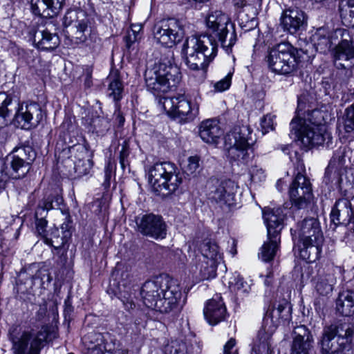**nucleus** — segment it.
<instances>
[{
	"mask_svg": "<svg viewBox=\"0 0 354 354\" xmlns=\"http://www.w3.org/2000/svg\"><path fill=\"white\" fill-rule=\"evenodd\" d=\"M147 88L154 95L160 96L158 106L179 122L192 121L198 114L197 104H192L185 94H178L171 97H161L176 87L180 82V69L170 61L161 59L148 68L145 73Z\"/></svg>",
	"mask_w": 354,
	"mask_h": 354,
	"instance_id": "1",
	"label": "nucleus"
},
{
	"mask_svg": "<svg viewBox=\"0 0 354 354\" xmlns=\"http://www.w3.org/2000/svg\"><path fill=\"white\" fill-rule=\"evenodd\" d=\"M176 279L160 274L147 281L140 289L144 304L162 313L180 312L185 304L182 290Z\"/></svg>",
	"mask_w": 354,
	"mask_h": 354,
	"instance_id": "2",
	"label": "nucleus"
},
{
	"mask_svg": "<svg viewBox=\"0 0 354 354\" xmlns=\"http://www.w3.org/2000/svg\"><path fill=\"white\" fill-rule=\"evenodd\" d=\"M319 114V111L313 110L304 118H293L290 124L291 134L304 148L319 145L328 147L332 144L333 137L327 127L319 121H313Z\"/></svg>",
	"mask_w": 354,
	"mask_h": 354,
	"instance_id": "3",
	"label": "nucleus"
},
{
	"mask_svg": "<svg viewBox=\"0 0 354 354\" xmlns=\"http://www.w3.org/2000/svg\"><path fill=\"white\" fill-rule=\"evenodd\" d=\"M218 45L212 35H203L188 37L183 44L182 52L185 55L188 68L200 72L203 81L206 69L217 53Z\"/></svg>",
	"mask_w": 354,
	"mask_h": 354,
	"instance_id": "4",
	"label": "nucleus"
},
{
	"mask_svg": "<svg viewBox=\"0 0 354 354\" xmlns=\"http://www.w3.org/2000/svg\"><path fill=\"white\" fill-rule=\"evenodd\" d=\"M354 330L341 321L324 326L317 345L320 354H354Z\"/></svg>",
	"mask_w": 354,
	"mask_h": 354,
	"instance_id": "5",
	"label": "nucleus"
},
{
	"mask_svg": "<svg viewBox=\"0 0 354 354\" xmlns=\"http://www.w3.org/2000/svg\"><path fill=\"white\" fill-rule=\"evenodd\" d=\"M149 185L158 195L174 192L182 183L177 167L170 162H157L145 169Z\"/></svg>",
	"mask_w": 354,
	"mask_h": 354,
	"instance_id": "6",
	"label": "nucleus"
},
{
	"mask_svg": "<svg viewBox=\"0 0 354 354\" xmlns=\"http://www.w3.org/2000/svg\"><path fill=\"white\" fill-rule=\"evenodd\" d=\"M285 209L277 207L263 209V217L267 227V241L260 248L259 258L269 262L274 258L281 242L280 232L283 227V220L286 215Z\"/></svg>",
	"mask_w": 354,
	"mask_h": 354,
	"instance_id": "7",
	"label": "nucleus"
},
{
	"mask_svg": "<svg viewBox=\"0 0 354 354\" xmlns=\"http://www.w3.org/2000/svg\"><path fill=\"white\" fill-rule=\"evenodd\" d=\"M265 59L272 73L290 75L298 68L299 50L290 43H281L269 49Z\"/></svg>",
	"mask_w": 354,
	"mask_h": 354,
	"instance_id": "8",
	"label": "nucleus"
},
{
	"mask_svg": "<svg viewBox=\"0 0 354 354\" xmlns=\"http://www.w3.org/2000/svg\"><path fill=\"white\" fill-rule=\"evenodd\" d=\"M252 131L249 126L233 127L224 137V147L230 162L245 164L250 159L249 140Z\"/></svg>",
	"mask_w": 354,
	"mask_h": 354,
	"instance_id": "9",
	"label": "nucleus"
},
{
	"mask_svg": "<svg viewBox=\"0 0 354 354\" xmlns=\"http://www.w3.org/2000/svg\"><path fill=\"white\" fill-rule=\"evenodd\" d=\"M285 322L286 321H282L279 309L274 304L265 315L262 326L254 342L252 354H270L272 335L279 324Z\"/></svg>",
	"mask_w": 354,
	"mask_h": 354,
	"instance_id": "10",
	"label": "nucleus"
},
{
	"mask_svg": "<svg viewBox=\"0 0 354 354\" xmlns=\"http://www.w3.org/2000/svg\"><path fill=\"white\" fill-rule=\"evenodd\" d=\"M206 25L218 39L222 47L230 51L236 43V33L229 17L221 10H216L208 15Z\"/></svg>",
	"mask_w": 354,
	"mask_h": 354,
	"instance_id": "11",
	"label": "nucleus"
},
{
	"mask_svg": "<svg viewBox=\"0 0 354 354\" xmlns=\"http://www.w3.org/2000/svg\"><path fill=\"white\" fill-rule=\"evenodd\" d=\"M46 338L44 331L24 330L19 335H11L13 354H40L42 343Z\"/></svg>",
	"mask_w": 354,
	"mask_h": 354,
	"instance_id": "12",
	"label": "nucleus"
},
{
	"mask_svg": "<svg viewBox=\"0 0 354 354\" xmlns=\"http://www.w3.org/2000/svg\"><path fill=\"white\" fill-rule=\"evenodd\" d=\"M328 166L326 167L323 183L328 187L329 192L332 189L339 188L341 192L347 198H354V169L349 168L348 171H344L332 167L330 174H327Z\"/></svg>",
	"mask_w": 354,
	"mask_h": 354,
	"instance_id": "13",
	"label": "nucleus"
},
{
	"mask_svg": "<svg viewBox=\"0 0 354 354\" xmlns=\"http://www.w3.org/2000/svg\"><path fill=\"white\" fill-rule=\"evenodd\" d=\"M43 118L41 106L35 102L20 103L14 111L12 121L21 129H30L36 127Z\"/></svg>",
	"mask_w": 354,
	"mask_h": 354,
	"instance_id": "14",
	"label": "nucleus"
},
{
	"mask_svg": "<svg viewBox=\"0 0 354 354\" xmlns=\"http://www.w3.org/2000/svg\"><path fill=\"white\" fill-rule=\"evenodd\" d=\"M184 30L180 22L175 19L162 21L156 26L154 37L165 47H172L182 40Z\"/></svg>",
	"mask_w": 354,
	"mask_h": 354,
	"instance_id": "15",
	"label": "nucleus"
},
{
	"mask_svg": "<svg viewBox=\"0 0 354 354\" xmlns=\"http://www.w3.org/2000/svg\"><path fill=\"white\" fill-rule=\"evenodd\" d=\"M138 231L154 239H163L167 235V224L162 216L146 214L136 219Z\"/></svg>",
	"mask_w": 354,
	"mask_h": 354,
	"instance_id": "16",
	"label": "nucleus"
},
{
	"mask_svg": "<svg viewBox=\"0 0 354 354\" xmlns=\"http://www.w3.org/2000/svg\"><path fill=\"white\" fill-rule=\"evenodd\" d=\"M307 17L304 11L298 8L284 10L280 17V25L284 31L294 35L305 28Z\"/></svg>",
	"mask_w": 354,
	"mask_h": 354,
	"instance_id": "17",
	"label": "nucleus"
},
{
	"mask_svg": "<svg viewBox=\"0 0 354 354\" xmlns=\"http://www.w3.org/2000/svg\"><path fill=\"white\" fill-rule=\"evenodd\" d=\"M291 354H309L314 342L310 330L304 325L297 326L293 330Z\"/></svg>",
	"mask_w": 354,
	"mask_h": 354,
	"instance_id": "18",
	"label": "nucleus"
},
{
	"mask_svg": "<svg viewBox=\"0 0 354 354\" xmlns=\"http://www.w3.org/2000/svg\"><path fill=\"white\" fill-rule=\"evenodd\" d=\"M334 64L337 68L345 71V75L349 78L353 75L354 68V46L353 43L335 48Z\"/></svg>",
	"mask_w": 354,
	"mask_h": 354,
	"instance_id": "19",
	"label": "nucleus"
},
{
	"mask_svg": "<svg viewBox=\"0 0 354 354\" xmlns=\"http://www.w3.org/2000/svg\"><path fill=\"white\" fill-rule=\"evenodd\" d=\"M298 235L299 241L324 243V236L319 222L315 218H306L299 224Z\"/></svg>",
	"mask_w": 354,
	"mask_h": 354,
	"instance_id": "20",
	"label": "nucleus"
},
{
	"mask_svg": "<svg viewBox=\"0 0 354 354\" xmlns=\"http://www.w3.org/2000/svg\"><path fill=\"white\" fill-rule=\"evenodd\" d=\"M205 319L210 325H216L223 321L227 315L225 305L219 295L208 300L204 307Z\"/></svg>",
	"mask_w": 354,
	"mask_h": 354,
	"instance_id": "21",
	"label": "nucleus"
},
{
	"mask_svg": "<svg viewBox=\"0 0 354 354\" xmlns=\"http://www.w3.org/2000/svg\"><path fill=\"white\" fill-rule=\"evenodd\" d=\"M65 0H31V9L34 15L52 18L62 10Z\"/></svg>",
	"mask_w": 354,
	"mask_h": 354,
	"instance_id": "22",
	"label": "nucleus"
},
{
	"mask_svg": "<svg viewBox=\"0 0 354 354\" xmlns=\"http://www.w3.org/2000/svg\"><path fill=\"white\" fill-rule=\"evenodd\" d=\"M134 280L132 275L128 272L121 274V279L118 282V298L122 301L127 309L133 308L136 305L131 297L132 291L139 290L133 285Z\"/></svg>",
	"mask_w": 354,
	"mask_h": 354,
	"instance_id": "23",
	"label": "nucleus"
},
{
	"mask_svg": "<svg viewBox=\"0 0 354 354\" xmlns=\"http://www.w3.org/2000/svg\"><path fill=\"white\" fill-rule=\"evenodd\" d=\"M223 131L218 120H206L201 122L199 127L201 138L208 144L217 145Z\"/></svg>",
	"mask_w": 354,
	"mask_h": 354,
	"instance_id": "24",
	"label": "nucleus"
},
{
	"mask_svg": "<svg viewBox=\"0 0 354 354\" xmlns=\"http://www.w3.org/2000/svg\"><path fill=\"white\" fill-rule=\"evenodd\" d=\"M17 107V100L6 93H0V129L11 123L14 111Z\"/></svg>",
	"mask_w": 354,
	"mask_h": 354,
	"instance_id": "25",
	"label": "nucleus"
},
{
	"mask_svg": "<svg viewBox=\"0 0 354 354\" xmlns=\"http://www.w3.org/2000/svg\"><path fill=\"white\" fill-rule=\"evenodd\" d=\"M312 195L310 180L306 176L295 178L289 189L290 199H310Z\"/></svg>",
	"mask_w": 354,
	"mask_h": 354,
	"instance_id": "26",
	"label": "nucleus"
},
{
	"mask_svg": "<svg viewBox=\"0 0 354 354\" xmlns=\"http://www.w3.org/2000/svg\"><path fill=\"white\" fill-rule=\"evenodd\" d=\"M71 238V234L68 232L65 234H62L59 229L53 227L48 231L47 234L43 239L46 244L52 246L55 250H57V254L61 256L66 254L65 250H63V246Z\"/></svg>",
	"mask_w": 354,
	"mask_h": 354,
	"instance_id": "27",
	"label": "nucleus"
},
{
	"mask_svg": "<svg viewBox=\"0 0 354 354\" xmlns=\"http://www.w3.org/2000/svg\"><path fill=\"white\" fill-rule=\"evenodd\" d=\"M36 46L42 50H53L59 45V38L57 34H52L48 30L36 31L33 35Z\"/></svg>",
	"mask_w": 354,
	"mask_h": 354,
	"instance_id": "28",
	"label": "nucleus"
},
{
	"mask_svg": "<svg viewBox=\"0 0 354 354\" xmlns=\"http://www.w3.org/2000/svg\"><path fill=\"white\" fill-rule=\"evenodd\" d=\"M238 189L239 186L234 181L224 180L210 191L209 199H233Z\"/></svg>",
	"mask_w": 354,
	"mask_h": 354,
	"instance_id": "29",
	"label": "nucleus"
},
{
	"mask_svg": "<svg viewBox=\"0 0 354 354\" xmlns=\"http://www.w3.org/2000/svg\"><path fill=\"white\" fill-rule=\"evenodd\" d=\"M299 248L300 257L307 263H314L321 256L323 243L318 241H300Z\"/></svg>",
	"mask_w": 354,
	"mask_h": 354,
	"instance_id": "30",
	"label": "nucleus"
},
{
	"mask_svg": "<svg viewBox=\"0 0 354 354\" xmlns=\"http://www.w3.org/2000/svg\"><path fill=\"white\" fill-rule=\"evenodd\" d=\"M336 309L343 316L354 315V292L346 290L340 292L336 300Z\"/></svg>",
	"mask_w": 354,
	"mask_h": 354,
	"instance_id": "31",
	"label": "nucleus"
},
{
	"mask_svg": "<svg viewBox=\"0 0 354 354\" xmlns=\"http://www.w3.org/2000/svg\"><path fill=\"white\" fill-rule=\"evenodd\" d=\"M106 81L108 82V95L115 102L120 100L122 97L124 86L119 72L117 70L111 71Z\"/></svg>",
	"mask_w": 354,
	"mask_h": 354,
	"instance_id": "32",
	"label": "nucleus"
},
{
	"mask_svg": "<svg viewBox=\"0 0 354 354\" xmlns=\"http://www.w3.org/2000/svg\"><path fill=\"white\" fill-rule=\"evenodd\" d=\"M351 153L350 148L347 147H340L336 150L328 164L327 174H330L329 171H330L332 167H337L344 171H348V165L346 163L350 160Z\"/></svg>",
	"mask_w": 354,
	"mask_h": 354,
	"instance_id": "33",
	"label": "nucleus"
},
{
	"mask_svg": "<svg viewBox=\"0 0 354 354\" xmlns=\"http://www.w3.org/2000/svg\"><path fill=\"white\" fill-rule=\"evenodd\" d=\"M200 251L204 259L217 263H221L223 261V254L214 241L204 240L200 246Z\"/></svg>",
	"mask_w": 354,
	"mask_h": 354,
	"instance_id": "34",
	"label": "nucleus"
},
{
	"mask_svg": "<svg viewBox=\"0 0 354 354\" xmlns=\"http://www.w3.org/2000/svg\"><path fill=\"white\" fill-rule=\"evenodd\" d=\"M312 41L316 50L321 53H326L332 47V41L329 38V31L324 27L317 30L312 36Z\"/></svg>",
	"mask_w": 354,
	"mask_h": 354,
	"instance_id": "35",
	"label": "nucleus"
},
{
	"mask_svg": "<svg viewBox=\"0 0 354 354\" xmlns=\"http://www.w3.org/2000/svg\"><path fill=\"white\" fill-rule=\"evenodd\" d=\"M219 263L203 259L199 264L195 266V273L198 272L200 280H209L216 276L217 266Z\"/></svg>",
	"mask_w": 354,
	"mask_h": 354,
	"instance_id": "36",
	"label": "nucleus"
},
{
	"mask_svg": "<svg viewBox=\"0 0 354 354\" xmlns=\"http://www.w3.org/2000/svg\"><path fill=\"white\" fill-rule=\"evenodd\" d=\"M335 283L336 279L333 274H319L317 277L315 288L320 295L327 296L332 292Z\"/></svg>",
	"mask_w": 354,
	"mask_h": 354,
	"instance_id": "37",
	"label": "nucleus"
},
{
	"mask_svg": "<svg viewBox=\"0 0 354 354\" xmlns=\"http://www.w3.org/2000/svg\"><path fill=\"white\" fill-rule=\"evenodd\" d=\"M339 13L346 26H354V0L342 1L339 4Z\"/></svg>",
	"mask_w": 354,
	"mask_h": 354,
	"instance_id": "38",
	"label": "nucleus"
},
{
	"mask_svg": "<svg viewBox=\"0 0 354 354\" xmlns=\"http://www.w3.org/2000/svg\"><path fill=\"white\" fill-rule=\"evenodd\" d=\"M329 38L332 41V46H344L352 43L348 30L344 28H337L333 32H329Z\"/></svg>",
	"mask_w": 354,
	"mask_h": 354,
	"instance_id": "39",
	"label": "nucleus"
},
{
	"mask_svg": "<svg viewBox=\"0 0 354 354\" xmlns=\"http://www.w3.org/2000/svg\"><path fill=\"white\" fill-rule=\"evenodd\" d=\"M35 152L33 149L29 146H26L19 147L13 151L10 156V158H16L17 160L24 161L31 165L32 162L35 160Z\"/></svg>",
	"mask_w": 354,
	"mask_h": 354,
	"instance_id": "40",
	"label": "nucleus"
},
{
	"mask_svg": "<svg viewBox=\"0 0 354 354\" xmlns=\"http://www.w3.org/2000/svg\"><path fill=\"white\" fill-rule=\"evenodd\" d=\"M80 18L76 21L75 26L76 28L75 38L77 42L82 43L86 40L85 32L88 30L89 19L84 11H80Z\"/></svg>",
	"mask_w": 354,
	"mask_h": 354,
	"instance_id": "41",
	"label": "nucleus"
},
{
	"mask_svg": "<svg viewBox=\"0 0 354 354\" xmlns=\"http://www.w3.org/2000/svg\"><path fill=\"white\" fill-rule=\"evenodd\" d=\"M10 164L12 169L11 176L13 178L24 177L30 168V165L26 162L17 160L16 158H11Z\"/></svg>",
	"mask_w": 354,
	"mask_h": 354,
	"instance_id": "42",
	"label": "nucleus"
},
{
	"mask_svg": "<svg viewBox=\"0 0 354 354\" xmlns=\"http://www.w3.org/2000/svg\"><path fill=\"white\" fill-rule=\"evenodd\" d=\"M82 341L86 348L108 345L105 342L104 335L100 333L95 331H92L84 335L82 338Z\"/></svg>",
	"mask_w": 354,
	"mask_h": 354,
	"instance_id": "43",
	"label": "nucleus"
},
{
	"mask_svg": "<svg viewBox=\"0 0 354 354\" xmlns=\"http://www.w3.org/2000/svg\"><path fill=\"white\" fill-rule=\"evenodd\" d=\"M229 288L231 291L247 293L250 291V287L239 274H234L229 281Z\"/></svg>",
	"mask_w": 354,
	"mask_h": 354,
	"instance_id": "44",
	"label": "nucleus"
},
{
	"mask_svg": "<svg viewBox=\"0 0 354 354\" xmlns=\"http://www.w3.org/2000/svg\"><path fill=\"white\" fill-rule=\"evenodd\" d=\"M199 158L191 156L188 158L186 165L183 167L184 173L188 176H196L199 172Z\"/></svg>",
	"mask_w": 354,
	"mask_h": 354,
	"instance_id": "45",
	"label": "nucleus"
},
{
	"mask_svg": "<svg viewBox=\"0 0 354 354\" xmlns=\"http://www.w3.org/2000/svg\"><path fill=\"white\" fill-rule=\"evenodd\" d=\"M93 162L89 159L79 160L75 164V171L78 176H83L90 173Z\"/></svg>",
	"mask_w": 354,
	"mask_h": 354,
	"instance_id": "46",
	"label": "nucleus"
},
{
	"mask_svg": "<svg viewBox=\"0 0 354 354\" xmlns=\"http://www.w3.org/2000/svg\"><path fill=\"white\" fill-rule=\"evenodd\" d=\"M192 348V346L189 347L187 342L174 341L171 342L169 354H189Z\"/></svg>",
	"mask_w": 354,
	"mask_h": 354,
	"instance_id": "47",
	"label": "nucleus"
},
{
	"mask_svg": "<svg viewBox=\"0 0 354 354\" xmlns=\"http://www.w3.org/2000/svg\"><path fill=\"white\" fill-rule=\"evenodd\" d=\"M344 129L348 133L354 131V103L345 110Z\"/></svg>",
	"mask_w": 354,
	"mask_h": 354,
	"instance_id": "48",
	"label": "nucleus"
},
{
	"mask_svg": "<svg viewBox=\"0 0 354 354\" xmlns=\"http://www.w3.org/2000/svg\"><path fill=\"white\" fill-rule=\"evenodd\" d=\"M113 174V167L110 162H109L105 168H104V180L102 183V187L106 190V192L103 194L104 199H108L109 198H111L112 196L108 193L107 189L110 187L111 185V178Z\"/></svg>",
	"mask_w": 354,
	"mask_h": 354,
	"instance_id": "49",
	"label": "nucleus"
},
{
	"mask_svg": "<svg viewBox=\"0 0 354 354\" xmlns=\"http://www.w3.org/2000/svg\"><path fill=\"white\" fill-rule=\"evenodd\" d=\"M276 307L279 309L282 321L288 322L291 319V308L287 301H283L281 303H275Z\"/></svg>",
	"mask_w": 354,
	"mask_h": 354,
	"instance_id": "50",
	"label": "nucleus"
},
{
	"mask_svg": "<svg viewBox=\"0 0 354 354\" xmlns=\"http://www.w3.org/2000/svg\"><path fill=\"white\" fill-rule=\"evenodd\" d=\"M275 115L272 114H267L261 120V127L263 134L268 133L274 128Z\"/></svg>",
	"mask_w": 354,
	"mask_h": 354,
	"instance_id": "51",
	"label": "nucleus"
},
{
	"mask_svg": "<svg viewBox=\"0 0 354 354\" xmlns=\"http://www.w3.org/2000/svg\"><path fill=\"white\" fill-rule=\"evenodd\" d=\"M52 201H42V203L38 205L35 214L36 219L46 218L48 211L52 208Z\"/></svg>",
	"mask_w": 354,
	"mask_h": 354,
	"instance_id": "52",
	"label": "nucleus"
},
{
	"mask_svg": "<svg viewBox=\"0 0 354 354\" xmlns=\"http://www.w3.org/2000/svg\"><path fill=\"white\" fill-rule=\"evenodd\" d=\"M80 11L81 10H68L63 18V24L64 25V26L67 27L72 25L73 22L76 23L77 19L80 18Z\"/></svg>",
	"mask_w": 354,
	"mask_h": 354,
	"instance_id": "53",
	"label": "nucleus"
},
{
	"mask_svg": "<svg viewBox=\"0 0 354 354\" xmlns=\"http://www.w3.org/2000/svg\"><path fill=\"white\" fill-rule=\"evenodd\" d=\"M232 75V73H229L223 79L216 82L214 85L215 90L218 92L227 90L231 85Z\"/></svg>",
	"mask_w": 354,
	"mask_h": 354,
	"instance_id": "54",
	"label": "nucleus"
},
{
	"mask_svg": "<svg viewBox=\"0 0 354 354\" xmlns=\"http://www.w3.org/2000/svg\"><path fill=\"white\" fill-rule=\"evenodd\" d=\"M250 180L254 183L263 182L266 179L264 171L261 168L254 167L250 171Z\"/></svg>",
	"mask_w": 354,
	"mask_h": 354,
	"instance_id": "55",
	"label": "nucleus"
},
{
	"mask_svg": "<svg viewBox=\"0 0 354 354\" xmlns=\"http://www.w3.org/2000/svg\"><path fill=\"white\" fill-rule=\"evenodd\" d=\"M129 155V142L127 140H124L121 145V149L120 151V163L121 167L124 169L126 165L127 164V158Z\"/></svg>",
	"mask_w": 354,
	"mask_h": 354,
	"instance_id": "56",
	"label": "nucleus"
},
{
	"mask_svg": "<svg viewBox=\"0 0 354 354\" xmlns=\"http://www.w3.org/2000/svg\"><path fill=\"white\" fill-rule=\"evenodd\" d=\"M62 213L66 215L65 221L62 224L61 229L59 230L62 232V234H65V232H68L72 235L71 227H72V221L71 220V216L69 214L68 209H65L62 211Z\"/></svg>",
	"mask_w": 354,
	"mask_h": 354,
	"instance_id": "57",
	"label": "nucleus"
},
{
	"mask_svg": "<svg viewBox=\"0 0 354 354\" xmlns=\"http://www.w3.org/2000/svg\"><path fill=\"white\" fill-rule=\"evenodd\" d=\"M47 221L46 218H38L36 219V229L38 234L44 239L45 235L47 234L48 231L46 228L47 227Z\"/></svg>",
	"mask_w": 354,
	"mask_h": 354,
	"instance_id": "58",
	"label": "nucleus"
},
{
	"mask_svg": "<svg viewBox=\"0 0 354 354\" xmlns=\"http://www.w3.org/2000/svg\"><path fill=\"white\" fill-rule=\"evenodd\" d=\"M340 201H336L335 205H333L331 212L330 214V221L335 225L337 226L339 223V209H338V205L339 204Z\"/></svg>",
	"mask_w": 354,
	"mask_h": 354,
	"instance_id": "59",
	"label": "nucleus"
},
{
	"mask_svg": "<svg viewBox=\"0 0 354 354\" xmlns=\"http://www.w3.org/2000/svg\"><path fill=\"white\" fill-rule=\"evenodd\" d=\"M306 168L304 162L299 158L295 163V169L293 174L295 176V178H297L299 176H306Z\"/></svg>",
	"mask_w": 354,
	"mask_h": 354,
	"instance_id": "60",
	"label": "nucleus"
},
{
	"mask_svg": "<svg viewBox=\"0 0 354 354\" xmlns=\"http://www.w3.org/2000/svg\"><path fill=\"white\" fill-rule=\"evenodd\" d=\"M235 345V339H230L229 341L224 345L223 354H238L237 350L234 348Z\"/></svg>",
	"mask_w": 354,
	"mask_h": 354,
	"instance_id": "61",
	"label": "nucleus"
},
{
	"mask_svg": "<svg viewBox=\"0 0 354 354\" xmlns=\"http://www.w3.org/2000/svg\"><path fill=\"white\" fill-rule=\"evenodd\" d=\"M6 163L3 159H0V187L4 185L9 178L8 172L6 170Z\"/></svg>",
	"mask_w": 354,
	"mask_h": 354,
	"instance_id": "62",
	"label": "nucleus"
},
{
	"mask_svg": "<svg viewBox=\"0 0 354 354\" xmlns=\"http://www.w3.org/2000/svg\"><path fill=\"white\" fill-rule=\"evenodd\" d=\"M111 349L110 345L87 348L88 354H104V352H109Z\"/></svg>",
	"mask_w": 354,
	"mask_h": 354,
	"instance_id": "63",
	"label": "nucleus"
},
{
	"mask_svg": "<svg viewBox=\"0 0 354 354\" xmlns=\"http://www.w3.org/2000/svg\"><path fill=\"white\" fill-rule=\"evenodd\" d=\"M240 6L243 7V10L240 12V15L244 14L245 12L250 11L251 10V16L249 17V20L251 22H253L255 19L256 15H257V10L250 5L247 6L245 3H243V1H241Z\"/></svg>",
	"mask_w": 354,
	"mask_h": 354,
	"instance_id": "64",
	"label": "nucleus"
}]
</instances>
